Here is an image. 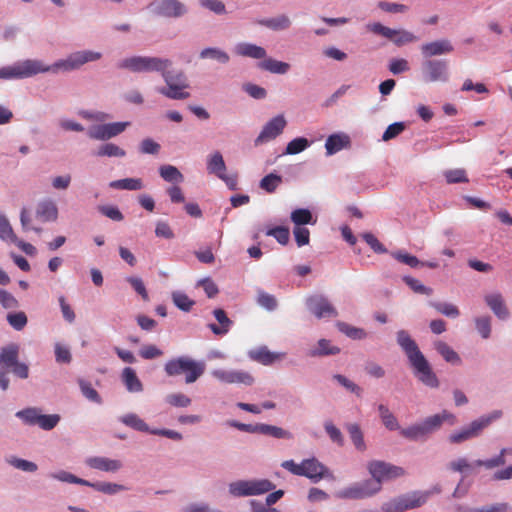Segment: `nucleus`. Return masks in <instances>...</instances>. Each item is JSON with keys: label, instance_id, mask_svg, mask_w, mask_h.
Returning <instances> with one entry per match:
<instances>
[{"label": "nucleus", "instance_id": "f8f14e48", "mask_svg": "<svg viewBox=\"0 0 512 512\" xmlns=\"http://www.w3.org/2000/svg\"><path fill=\"white\" fill-rule=\"evenodd\" d=\"M227 425L243 432L262 434L273 437L275 439L290 440L293 438V435L290 431L282 427L265 423L245 424L236 420H229L227 421Z\"/></svg>", "mask_w": 512, "mask_h": 512}, {"label": "nucleus", "instance_id": "5fc2aeb1", "mask_svg": "<svg viewBox=\"0 0 512 512\" xmlns=\"http://www.w3.org/2000/svg\"><path fill=\"white\" fill-rule=\"evenodd\" d=\"M0 240L11 243L17 241V236L7 216L3 213H0Z\"/></svg>", "mask_w": 512, "mask_h": 512}, {"label": "nucleus", "instance_id": "79ce46f5", "mask_svg": "<svg viewBox=\"0 0 512 512\" xmlns=\"http://www.w3.org/2000/svg\"><path fill=\"white\" fill-rule=\"evenodd\" d=\"M159 174L161 178L170 183H181L184 180L183 174L176 166L164 164L159 167Z\"/></svg>", "mask_w": 512, "mask_h": 512}, {"label": "nucleus", "instance_id": "7c9ffc66", "mask_svg": "<svg viewBox=\"0 0 512 512\" xmlns=\"http://www.w3.org/2000/svg\"><path fill=\"white\" fill-rule=\"evenodd\" d=\"M213 315L216 318V320L218 321L219 325H217L215 323L209 324L208 327L210 328V330L215 335H219V336L227 334L229 332L233 322L228 318L226 312L223 309L218 308L213 311Z\"/></svg>", "mask_w": 512, "mask_h": 512}, {"label": "nucleus", "instance_id": "6e6552de", "mask_svg": "<svg viewBox=\"0 0 512 512\" xmlns=\"http://www.w3.org/2000/svg\"><path fill=\"white\" fill-rule=\"evenodd\" d=\"M45 63L38 59L17 61L12 65L0 68V79L15 80L26 79L40 73H46Z\"/></svg>", "mask_w": 512, "mask_h": 512}, {"label": "nucleus", "instance_id": "7ed1b4c3", "mask_svg": "<svg viewBox=\"0 0 512 512\" xmlns=\"http://www.w3.org/2000/svg\"><path fill=\"white\" fill-rule=\"evenodd\" d=\"M204 361L195 360L189 356H178L169 359L164 364V372L168 377L185 376V383L196 382L205 372Z\"/></svg>", "mask_w": 512, "mask_h": 512}, {"label": "nucleus", "instance_id": "a878e982", "mask_svg": "<svg viewBox=\"0 0 512 512\" xmlns=\"http://www.w3.org/2000/svg\"><path fill=\"white\" fill-rule=\"evenodd\" d=\"M484 300L487 306L500 320H506L509 318V310L505 304L503 296L500 293L487 294Z\"/></svg>", "mask_w": 512, "mask_h": 512}, {"label": "nucleus", "instance_id": "39448f33", "mask_svg": "<svg viewBox=\"0 0 512 512\" xmlns=\"http://www.w3.org/2000/svg\"><path fill=\"white\" fill-rule=\"evenodd\" d=\"M102 53L93 50H79L70 53L66 58L59 59L51 65L45 64L46 73L71 72L80 69L83 65L98 61Z\"/></svg>", "mask_w": 512, "mask_h": 512}, {"label": "nucleus", "instance_id": "0e129e2a", "mask_svg": "<svg viewBox=\"0 0 512 512\" xmlns=\"http://www.w3.org/2000/svg\"><path fill=\"white\" fill-rule=\"evenodd\" d=\"M431 306L439 313L450 318H457L460 315L457 306L448 302H432Z\"/></svg>", "mask_w": 512, "mask_h": 512}, {"label": "nucleus", "instance_id": "e433bc0d", "mask_svg": "<svg viewBox=\"0 0 512 512\" xmlns=\"http://www.w3.org/2000/svg\"><path fill=\"white\" fill-rule=\"evenodd\" d=\"M259 23L262 26L273 31H283L290 28L291 26V20L285 14H281L272 18L263 19Z\"/></svg>", "mask_w": 512, "mask_h": 512}, {"label": "nucleus", "instance_id": "6e6d98bb", "mask_svg": "<svg viewBox=\"0 0 512 512\" xmlns=\"http://www.w3.org/2000/svg\"><path fill=\"white\" fill-rule=\"evenodd\" d=\"M79 388L81 390L82 395L89 401L96 403V404H102V398L97 392L96 389L93 388L90 382L79 379L78 380Z\"/></svg>", "mask_w": 512, "mask_h": 512}, {"label": "nucleus", "instance_id": "9b49d317", "mask_svg": "<svg viewBox=\"0 0 512 512\" xmlns=\"http://www.w3.org/2000/svg\"><path fill=\"white\" fill-rule=\"evenodd\" d=\"M15 416L25 425H37L45 431L54 429L60 422L58 414H42L41 409L37 407H28L16 412Z\"/></svg>", "mask_w": 512, "mask_h": 512}, {"label": "nucleus", "instance_id": "2eb2a0df", "mask_svg": "<svg viewBox=\"0 0 512 512\" xmlns=\"http://www.w3.org/2000/svg\"><path fill=\"white\" fill-rule=\"evenodd\" d=\"M380 490L381 485L374 483L371 479H367L343 488L338 492L337 496L341 499H365L375 495Z\"/></svg>", "mask_w": 512, "mask_h": 512}, {"label": "nucleus", "instance_id": "f704fd0d", "mask_svg": "<svg viewBox=\"0 0 512 512\" xmlns=\"http://www.w3.org/2000/svg\"><path fill=\"white\" fill-rule=\"evenodd\" d=\"M185 85H166L157 89L158 93L172 100H185L190 97Z\"/></svg>", "mask_w": 512, "mask_h": 512}, {"label": "nucleus", "instance_id": "37998d69", "mask_svg": "<svg viewBox=\"0 0 512 512\" xmlns=\"http://www.w3.org/2000/svg\"><path fill=\"white\" fill-rule=\"evenodd\" d=\"M250 359L257 361L263 365H270L278 356L268 350L267 347L263 346L258 349L250 350L248 353Z\"/></svg>", "mask_w": 512, "mask_h": 512}, {"label": "nucleus", "instance_id": "f3484780", "mask_svg": "<svg viewBox=\"0 0 512 512\" xmlns=\"http://www.w3.org/2000/svg\"><path fill=\"white\" fill-rule=\"evenodd\" d=\"M129 125V122H112L90 126L87 136L90 139L106 141L121 134Z\"/></svg>", "mask_w": 512, "mask_h": 512}, {"label": "nucleus", "instance_id": "bf43d9fd", "mask_svg": "<svg viewBox=\"0 0 512 512\" xmlns=\"http://www.w3.org/2000/svg\"><path fill=\"white\" fill-rule=\"evenodd\" d=\"M9 325L16 331H21L27 325L28 319L24 312H10L6 317Z\"/></svg>", "mask_w": 512, "mask_h": 512}, {"label": "nucleus", "instance_id": "338daca9", "mask_svg": "<svg viewBox=\"0 0 512 512\" xmlns=\"http://www.w3.org/2000/svg\"><path fill=\"white\" fill-rule=\"evenodd\" d=\"M391 256L397 261L406 264L411 268H416L421 263V261L416 256L408 254L403 250L391 252Z\"/></svg>", "mask_w": 512, "mask_h": 512}, {"label": "nucleus", "instance_id": "9d476101", "mask_svg": "<svg viewBox=\"0 0 512 512\" xmlns=\"http://www.w3.org/2000/svg\"><path fill=\"white\" fill-rule=\"evenodd\" d=\"M420 75L424 83H447L450 80L449 61L447 59H425L420 66Z\"/></svg>", "mask_w": 512, "mask_h": 512}, {"label": "nucleus", "instance_id": "f03ea898", "mask_svg": "<svg viewBox=\"0 0 512 512\" xmlns=\"http://www.w3.org/2000/svg\"><path fill=\"white\" fill-rule=\"evenodd\" d=\"M439 487H434L433 490L421 491L413 490L407 493L394 496L381 504L382 512H405L412 509L422 507L430 496L435 493H440Z\"/></svg>", "mask_w": 512, "mask_h": 512}, {"label": "nucleus", "instance_id": "2f4dec72", "mask_svg": "<svg viewBox=\"0 0 512 512\" xmlns=\"http://www.w3.org/2000/svg\"><path fill=\"white\" fill-rule=\"evenodd\" d=\"M206 169L209 174L217 178L226 172L227 167L223 155L219 151H214L207 156Z\"/></svg>", "mask_w": 512, "mask_h": 512}, {"label": "nucleus", "instance_id": "a19ab883", "mask_svg": "<svg viewBox=\"0 0 512 512\" xmlns=\"http://www.w3.org/2000/svg\"><path fill=\"white\" fill-rule=\"evenodd\" d=\"M5 462L13 468L27 473H35L38 470V465L35 462L14 455L5 457Z\"/></svg>", "mask_w": 512, "mask_h": 512}, {"label": "nucleus", "instance_id": "412c9836", "mask_svg": "<svg viewBox=\"0 0 512 512\" xmlns=\"http://www.w3.org/2000/svg\"><path fill=\"white\" fill-rule=\"evenodd\" d=\"M453 51L454 46L447 38L436 39L420 46L421 55L425 59H437L436 57L451 54Z\"/></svg>", "mask_w": 512, "mask_h": 512}, {"label": "nucleus", "instance_id": "c85d7f7f", "mask_svg": "<svg viewBox=\"0 0 512 512\" xmlns=\"http://www.w3.org/2000/svg\"><path fill=\"white\" fill-rule=\"evenodd\" d=\"M350 144V138L344 133H335L326 139L325 149L326 155L331 156L347 147Z\"/></svg>", "mask_w": 512, "mask_h": 512}, {"label": "nucleus", "instance_id": "ddd939ff", "mask_svg": "<svg viewBox=\"0 0 512 512\" xmlns=\"http://www.w3.org/2000/svg\"><path fill=\"white\" fill-rule=\"evenodd\" d=\"M147 9L157 17L181 18L188 14V6L180 0H152Z\"/></svg>", "mask_w": 512, "mask_h": 512}, {"label": "nucleus", "instance_id": "dca6fc26", "mask_svg": "<svg viewBox=\"0 0 512 512\" xmlns=\"http://www.w3.org/2000/svg\"><path fill=\"white\" fill-rule=\"evenodd\" d=\"M368 470L374 483L381 485L384 480H391L405 475L404 468L384 461H371L368 464Z\"/></svg>", "mask_w": 512, "mask_h": 512}, {"label": "nucleus", "instance_id": "3c124183", "mask_svg": "<svg viewBox=\"0 0 512 512\" xmlns=\"http://www.w3.org/2000/svg\"><path fill=\"white\" fill-rule=\"evenodd\" d=\"M336 327L341 333L345 334L347 337L353 340H362L367 336V333L364 329L354 327L346 322L338 321L336 323Z\"/></svg>", "mask_w": 512, "mask_h": 512}, {"label": "nucleus", "instance_id": "a211bd4d", "mask_svg": "<svg viewBox=\"0 0 512 512\" xmlns=\"http://www.w3.org/2000/svg\"><path fill=\"white\" fill-rule=\"evenodd\" d=\"M211 375L224 384H242L251 386L254 383V377L247 371L234 369H214Z\"/></svg>", "mask_w": 512, "mask_h": 512}, {"label": "nucleus", "instance_id": "aec40b11", "mask_svg": "<svg viewBox=\"0 0 512 512\" xmlns=\"http://www.w3.org/2000/svg\"><path fill=\"white\" fill-rule=\"evenodd\" d=\"M307 309L318 319L324 317H337L336 308L324 295H312L306 299Z\"/></svg>", "mask_w": 512, "mask_h": 512}, {"label": "nucleus", "instance_id": "5701e85b", "mask_svg": "<svg viewBox=\"0 0 512 512\" xmlns=\"http://www.w3.org/2000/svg\"><path fill=\"white\" fill-rule=\"evenodd\" d=\"M457 421L456 416L448 410H442L440 413L431 415L423 419L422 425L426 437L441 429L444 422L454 425Z\"/></svg>", "mask_w": 512, "mask_h": 512}, {"label": "nucleus", "instance_id": "20e7f679", "mask_svg": "<svg viewBox=\"0 0 512 512\" xmlns=\"http://www.w3.org/2000/svg\"><path fill=\"white\" fill-rule=\"evenodd\" d=\"M172 61L168 58L157 56L134 55L121 59L117 63L120 69L128 70L132 73H162L165 68H170Z\"/></svg>", "mask_w": 512, "mask_h": 512}, {"label": "nucleus", "instance_id": "13d9d810", "mask_svg": "<svg viewBox=\"0 0 512 512\" xmlns=\"http://www.w3.org/2000/svg\"><path fill=\"white\" fill-rule=\"evenodd\" d=\"M172 300L175 306L184 312H189L195 304L192 299L181 291L172 292Z\"/></svg>", "mask_w": 512, "mask_h": 512}, {"label": "nucleus", "instance_id": "4468645a", "mask_svg": "<svg viewBox=\"0 0 512 512\" xmlns=\"http://www.w3.org/2000/svg\"><path fill=\"white\" fill-rule=\"evenodd\" d=\"M366 29L390 40L398 47L418 41V37L408 30L392 29L379 22L367 24Z\"/></svg>", "mask_w": 512, "mask_h": 512}, {"label": "nucleus", "instance_id": "0eeeda50", "mask_svg": "<svg viewBox=\"0 0 512 512\" xmlns=\"http://www.w3.org/2000/svg\"><path fill=\"white\" fill-rule=\"evenodd\" d=\"M268 479H240L228 484V493L234 498L260 496L275 489Z\"/></svg>", "mask_w": 512, "mask_h": 512}, {"label": "nucleus", "instance_id": "49530a36", "mask_svg": "<svg viewBox=\"0 0 512 512\" xmlns=\"http://www.w3.org/2000/svg\"><path fill=\"white\" fill-rule=\"evenodd\" d=\"M97 157H125L126 152L124 149L114 143H104L98 147L94 153Z\"/></svg>", "mask_w": 512, "mask_h": 512}, {"label": "nucleus", "instance_id": "a18cd8bd", "mask_svg": "<svg viewBox=\"0 0 512 512\" xmlns=\"http://www.w3.org/2000/svg\"><path fill=\"white\" fill-rule=\"evenodd\" d=\"M378 413L379 417L383 423V425L390 431L400 429L397 418L394 414L389 410V408L384 404L378 405Z\"/></svg>", "mask_w": 512, "mask_h": 512}, {"label": "nucleus", "instance_id": "c03bdc74", "mask_svg": "<svg viewBox=\"0 0 512 512\" xmlns=\"http://www.w3.org/2000/svg\"><path fill=\"white\" fill-rule=\"evenodd\" d=\"M291 221L295 226H304L307 224H315L316 219L313 218V214L309 209L298 208L291 212Z\"/></svg>", "mask_w": 512, "mask_h": 512}, {"label": "nucleus", "instance_id": "09e8293b", "mask_svg": "<svg viewBox=\"0 0 512 512\" xmlns=\"http://www.w3.org/2000/svg\"><path fill=\"white\" fill-rule=\"evenodd\" d=\"M400 435L411 441L427 439L423 429L422 422L412 424L406 428H401Z\"/></svg>", "mask_w": 512, "mask_h": 512}, {"label": "nucleus", "instance_id": "bb28decb", "mask_svg": "<svg viewBox=\"0 0 512 512\" xmlns=\"http://www.w3.org/2000/svg\"><path fill=\"white\" fill-rule=\"evenodd\" d=\"M121 381L129 393H141L144 390L141 380L131 367H125L122 370Z\"/></svg>", "mask_w": 512, "mask_h": 512}, {"label": "nucleus", "instance_id": "8fccbe9b", "mask_svg": "<svg viewBox=\"0 0 512 512\" xmlns=\"http://www.w3.org/2000/svg\"><path fill=\"white\" fill-rule=\"evenodd\" d=\"M88 487L93 488L94 490L107 494V495H115L121 491L126 490L127 488L122 484L112 483V482H90Z\"/></svg>", "mask_w": 512, "mask_h": 512}, {"label": "nucleus", "instance_id": "680f3d73", "mask_svg": "<svg viewBox=\"0 0 512 512\" xmlns=\"http://www.w3.org/2000/svg\"><path fill=\"white\" fill-rule=\"evenodd\" d=\"M281 182L282 177L280 175L270 173L261 179L259 186L266 192L273 193Z\"/></svg>", "mask_w": 512, "mask_h": 512}, {"label": "nucleus", "instance_id": "ea45409f", "mask_svg": "<svg viewBox=\"0 0 512 512\" xmlns=\"http://www.w3.org/2000/svg\"><path fill=\"white\" fill-rule=\"evenodd\" d=\"M340 353V348L337 346L331 345V342L327 339H320L318 341L317 347L311 349L308 353L310 357H322L329 355H336Z\"/></svg>", "mask_w": 512, "mask_h": 512}, {"label": "nucleus", "instance_id": "72a5a7b5", "mask_svg": "<svg viewBox=\"0 0 512 512\" xmlns=\"http://www.w3.org/2000/svg\"><path fill=\"white\" fill-rule=\"evenodd\" d=\"M119 421L127 427L139 432L151 434V431L153 430V428H150L149 425L135 413H127L119 417Z\"/></svg>", "mask_w": 512, "mask_h": 512}, {"label": "nucleus", "instance_id": "4c0bfd02", "mask_svg": "<svg viewBox=\"0 0 512 512\" xmlns=\"http://www.w3.org/2000/svg\"><path fill=\"white\" fill-rule=\"evenodd\" d=\"M109 187L117 190L138 191L144 188V184L140 178H124L111 181Z\"/></svg>", "mask_w": 512, "mask_h": 512}, {"label": "nucleus", "instance_id": "cd10ccee", "mask_svg": "<svg viewBox=\"0 0 512 512\" xmlns=\"http://www.w3.org/2000/svg\"><path fill=\"white\" fill-rule=\"evenodd\" d=\"M257 67L260 70L278 75L286 74L291 68L289 63L276 60L272 57H268L267 55L262 59V61L257 63Z\"/></svg>", "mask_w": 512, "mask_h": 512}, {"label": "nucleus", "instance_id": "b1692460", "mask_svg": "<svg viewBox=\"0 0 512 512\" xmlns=\"http://www.w3.org/2000/svg\"><path fill=\"white\" fill-rule=\"evenodd\" d=\"M85 464L92 469L111 473H115L123 467V463L120 460L103 456L88 457L85 460Z\"/></svg>", "mask_w": 512, "mask_h": 512}, {"label": "nucleus", "instance_id": "c9c22d12", "mask_svg": "<svg viewBox=\"0 0 512 512\" xmlns=\"http://www.w3.org/2000/svg\"><path fill=\"white\" fill-rule=\"evenodd\" d=\"M161 76L166 85H185L186 88L190 87L187 76L181 70L176 71L165 68Z\"/></svg>", "mask_w": 512, "mask_h": 512}, {"label": "nucleus", "instance_id": "4d7b16f0", "mask_svg": "<svg viewBox=\"0 0 512 512\" xmlns=\"http://www.w3.org/2000/svg\"><path fill=\"white\" fill-rule=\"evenodd\" d=\"M311 145V142L305 138V137H297L291 140L286 148H285V154L288 155H295L303 152Z\"/></svg>", "mask_w": 512, "mask_h": 512}, {"label": "nucleus", "instance_id": "864d4df0", "mask_svg": "<svg viewBox=\"0 0 512 512\" xmlns=\"http://www.w3.org/2000/svg\"><path fill=\"white\" fill-rule=\"evenodd\" d=\"M49 478L58 480L65 483H71V484H79V485H89V481L79 478L75 476L74 474L67 472L65 470H59L56 472H52L49 475Z\"/></svg>", "mask_w": 512, "mask_h": 512}, {"label": "nucleus", "instance_id": "473e14b6", "mask_svg": "<svg viewBox=\"0 0 512 512\" xmlns=\"http://www.w3.org/2000/svg\"><path fill=\"white\" fill-rule=\"evenodd\" d=\"M434 349L447 363L452 365H460L462 363L459 354L446 342L440 340L434 342Z\"/></svg>", "mask_w": 512, "mask_h": 512}, {"label": "nucleus", "instance_id": "4be33fe9", "mask_svg": "<svg viewBox=\"0 0 512 512\" xmlns=\"http://www.w3.org/2000/svg\"><path fill=\"white\" fill-rule=\"evenodd\" d=\"M301 476L307 477L312 482L317 483L323 478L330 477L329 469L317 458L312 457L302 461Z\"/></svg>", "mask_w": 512, "mask_h": 512}, {"label": "nucleus", "instance_id": "052dcab7", "mask_svg": "<svg viewBox=\"0 0 512 512\" xmlns=\"http://www.w3.org/2000/svg\"><path fill=\"white\" fill-rule=\"evenodd\" d=\"M475 327L479 335L483 339H488L491 336V317L490 316H480L476 317L475 320Z\"/></svg>", "mask_w": 512, "mask_h": 512}, {"label": "nucleus", "instance_id": "423d86ee", "mask_svg": "<svg viewBox=\"0 0 512 512\" xmlns=\"http://www.w3.org/2000/svg\"><path fill=\"white\" fill-rule=\"evenodd\" d=\"M502 416V410H493L490 413L473 420L469 425L464 426L460 430L451 433L448 439L453 444H460L467 440L476 438L485 428L494 421L501 419Z\"/></svg>", "mask_w": 512, "mask_h": 512}, {"label": "nucleus", "instance_id": "69168bd1", "mask_svg": "<svg viewBox=\"0 0 512 512\" xmlns=\"http://www.w3.org/2000/svg\"><path fill=\"white\" fill-rule=\"evenodd\" d=\"M444 177L449 184L467 183L469 181L466 171L461 168L446 170Z\"/></svg>", "mask_w": 512, "mask_h": 512}, {"label": "nucleus", "instance_id": "e2e57ef3", "mask_svg": "<svg viewBox=\"0 0 512 512\" xmlns=\"http://www.w3.org/2000/svg\"><path fill=\"white\" fill-rule=\"evenodd\" d=\"M165 402L173 407L185 408L191 404L192 400L187 395L178 392L166 395Z\"/></svg>", "mask_w": 512, "mask_h": 512}, {"label": "nucleus", "instance_id": "603ef678", "mask_svg": "<svg viewBox=\"0 0 512 512\" xmlns=\"http://www.w3.org/2000/svg\"><path fill=\"white\" fill-rule=\"evenodd\" d=\"M350 439L358 451L366 450V443L364 441L363 432L360 426L356 423L348 424L346 426Z\"/></svg>", "mask_w": 512, "mask_h": 512}, {"label": "nucleus", "instance_id": "58836bf2", "mask_svg": "<svg viewBox=\"0 0 512 512\" xmlns=\"http://www.w3.org/2000/svg\"><path fill=\"white\" fill-rule=\"evenodd\" d=\"M200 59H211L220 64H227L230 61L229 54L218 47H206L199 53Z\"/></svg>", "mask_w": 512, "mask_h": 512}, {"label": "nucleus", "instance_id": "6ab92c4d", "mask_svg": "<svg viewBox=\"0 0 512 512\" xmlns=\"http://www.w3.org/2000/svg\"><path fill=\"white\" fill-rule=\"evenodd\" d=\"M287 121L283 115H277L270 119L262 128L254 140L255 146H260L278 137L284 131Z\"/></svg>", "mask_w": 512, "mask_h": 512}, {"label": "nucleus", "instance_id": "f257e3e1", "mask_svg": "<svg viewBox=\"0 0 512 512\" xmlns=\"http://www.w3.org/2000/svg\"><path fill=\"white\" fill-rule=\"evenodd\" d=\"M396 341L406 355L415 378L426 387L439 388L440 381L436 373L408 331L403 329L397 331Z\"/></svg>", "mask_w": 512, "mask_h": 512}, {"label": "nucleus", "instance_id": "393cba45", "mask_svg": "<svg viewBox=\"0 0 512 512\" xmlns=\"http://www.w3.org/2000/svg\"><path fill=\"white\" fill-rule=\"evenodd\" d=\"M266 49L250 42H239L234 46V53L241 57H247L262 61L266 56Z\"/></svg>", "mask_w": 512, "mask_h": 512}, {"label": "nucleus", "instance_id": "de8ad7c7", "mask_svg": "<svg viewBox=\"0 0 512 512\" xmlns=\"http://www.w3.org/2000/svg\"><path fill=\"white\" fill-rule=\"evenodd\" d=\"M459 512H511L512 507L508 503H494L490 505H485L478 508L471 507H463L460 506L458 508Z\"/></svg>", "mask_w": 512, "mask_h": 512}, {"label": "nucleus", "instance_id": "c756f323", "mask_svg": "<svg viewBox=\"0 0 512 512\" xmlns=\"http://www.w3.org/2000/svg\"><path fill=\"white\" fill-rule=\"evenodd\" d=\"M36 216L43 222H53L58 217V208L50 199L40 201L36 208Z\"/></svg>", "mask_w": 512, "mask_h": 512}, {"label": "nucleus", "instance_id": "1a4fd4ad", "mask_svg": "<svg viewBox=\"0 0 512 512\" xmlns=\"http://www.w3.org/2000/svg\"><path fill=\"white\" fill-rule=\"evenodd\" d=\"M20 345L9 343L0 348V367L20 379L29 377V366L19 360Z\"/></svg>", "mask_w": 512, "mask_h": 512}, {"label": "nucleus", "instance_id": "774afa93", "mask_svg": "<svg viewBox=\"0 0 512 512\" xmlns=\"http://www.w3.org/2000/svg\"><path fill=\"white\" fill-rule=\"evenodd\" d=\"M324 430L333 443H336L339 446L344 445V437L342 432L331 421H326L324 423Z\"/></svg>", "mask_w": 512, "mask_h": 512}]
</instances>
